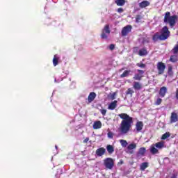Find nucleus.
<instances>
[{"label":"nucleus","instance_id":"obj_16","mask_svg":"<svg viewBox=\"0 0 178 178\" xmlns=\"http://www.w3.org/2000/svg\"><path fill=\"white\" fill-rule=\"evenodd\" d=\"M116 106H118V101L115 100L108 105V109L113 111L116 109Z\"/></svg>","mask_w":178,"mask_h":178},{"label":"nucleus","instance_id":"obj_1","mask_svg":"<svg viewBox=\"0 0 178 178\" xmlns=\"http://www.w3.org/2000/svg\"><path fill=\"white\" fill-rule=\"evenodd\" d=\"M118 116L122 119L119 127L120 133L122 134H127L133 126V118L124 113L118 114Z\"/></svg>","mask_w":178,"mask_h":178},{"label":"nucleus","instance_id":"obj_43","mask_svg":"<svg viewBox=\"0 0 178 178\" xmlns=\"http://www.w3.org/2000/svg\"><path fill=\"white\" fill-rule=\"evenodd\" d=\"M117 12L118 13H123V12H124V10H123V8H118Z\"/></svg>","mask_w":178,"mask_h":178},{"label":"nucleus","instance_id":"obj_35","mask_svg":"<svg viewBox=\"0 0 178 178\" xmlns=\"http://www.w3.org/2000/svg\"><path fill=\"white\" fill-rule=\"evenodd\" d=\"M127 95H131V97L134 94V91L131 88H128L126 92Z\"/></svg>","mask_w":178,"mask_h":178},{"label":"nucleus","instance_id":"obj_47","mask_svg":"<svg viewBox=\"0 0 178 178\" xmlns=\"http://www.w3.org/2000/svg\"><path fill=\"white\" fill-rule=\"evenodd\" d=\"M170 178H177V174H172Z\"/></svg>","mask_w":178,"mask_h":178},{"label":"nucleus","instance_id":"obj_5","mask_svg":"<svg viewBox=\"0 0 178 178\" xmlns=\"http://www.w3.org/2000/svg\"><path fill=\"white\" fill-rule=\"evenodd\" d=\"M165 69H166V65L163 62H159L157 63L158 74H163L165 73Z\"/></svg>","mask_w":178,"mask_h":178},{"label":"nucleus","instance_id":"obj_29","mask_svg":"<svg viewBox=\"0 0 178 178\" xmlns=\"http://www.w3.org/2000/svg\"><path fill=\"white\" fill-rule=\"evenodd\" d=\"M103 32L106 33V34H111V29H109V24H107L104 26L103 29Z\"/></svg>","mask_w":178,"mask_h":178},{"label":"nucleus","instance_id":"obj_12","mask_svg":"<svg viewBox=\"0 0 178 178\" xmlns=\"http://www.w3.org/2000/svg\"><path fill=\"white\" fill-rule=\"evenodd\" d=\"M176 122H178L177 113L172 112L170 116V123H176Z\"/></svg>","mask_w":178,"mask_h":178},{"label":"nucleus","instance_id":"obj_26","mask_svg":"<svg viewBox=\"0 0 178 178\" xmlns=\"http://www.w3.org/2000/svg\"><path fill=\"white\" fill-rule=\"evenodd\" d=\"M115 2L118 6H123L126 3V0H115Z\"/></svg>","mask_w":178,"mask_h":178},{"label":"nucleus","instance_id":"obj_14","mask_svg":"<svg viewBox=\"0 0 178 178\" xmlns=\"http://www.w3.org/2000/svg\"><path fill=\"white\" fill-rule=\"evenodd\" d=\"M138 55L139 56H145L148 55V51L145 47H143L138 51Z\"/></svg>","mask_w":178,"mask_h":178},{"label":"nucleus","instance_id":"obj_3","mask_svg":"<svg viewBox=\"0 0 178 178\" xmlns=\"http://www.w3.org/2000/svg\"><path fill=\"white\" fill-rule=\"evenodd\" d=\"M160 37L163 41L168 40V38L170 37V31H169V28H168L167 26H165L161 29Z\"/></svg>","mask_w":178,"mask_h":178},{"label":"nucleus","instance_id":"obj_36","mask_svg":"<svg viewBox=\"0 0 178 178\" xmlns=\"http://www.w3.org/2000/svg\"><path fill=\"white\" fill-rule=\"evenodd\" d=\"M120 143H121L122 147H123L124 148H125V147H127V140H121Z\"/></svg>","mask_w":178,"mask_h":178},{"label":"nucleus","instance_id":"obj_25","mask_svg":"<svg viewBox=\"0 0 178 178\" xmlns=\"http://www.w3.org/2000/svg\"><path fill=\"white\" fill-rule=\"evenodd\" d=\"M137 148V144L131 143L127 146V149L131 151V149H136Z\"/></svg>","mask_w":178,"mask_h":178},{"label":"nucleus","instance_id":"obj_9","mask_svg":"<svg viewBox=\"0 0 178 178\" xmlns=\"http://www.w3.org/2000/svg\"><path fill=\"white\" fill-rule=\"evenodd\" d=\"M106 152V149L104 147H99L96 150L95 154L97 156H103Z\"/></svg>","mask_w":178,"mask_h":178},{"label":"nucleus","instance_id":"obj_13","mask_svg":"<svg viewBox=\"0 0 178 178\" xmlns=\"http://www.w3.org/2000/svg\"><path fill=\"white\" fill-rule=\"evenodd\" d=\"M144 127V123L141 121H138L136 124V129L138 131V133H140L141 130H143V128Z\"/></svg>","mask_w":178,"mask_h":178},{"label":"nucleus","instance_id":"obj_15","mask_svg":"<svg viewBox=\"0 0 178 178\" xmlns=\"http://www.w3.org/2000/svg\"><path fill=\"white\" fill-rule=\"evenodd\" d=\"M96 97H97V94L94 92H91L88 97V102L90 103L92 102V101H94V99H95Z\"/></svg>","mask_w":178,"mask_h":178},{"label":"nucleus","instance_id":"obj_39","mask_svg":"<svg viewBox=\"0 0 178 178\" xmlns=\"http://www.w3.org/2000/svg\"><path fill=\"white\" fill-rule=\"evenodd\" d=\"M155 105H161V104H162V99H161L160 97L157 98L156 101L155 102Z\"/></svg>","mask_w":178,"mask_h":178},{"label":"nucleus","instance_id":"obj_30","mask_svg":"<svg viewBox=\"0 0 178 178\" xmlns=\"http://www.w3.org/2000/svg\"><path fill=\"white\" fill-rule=\"evenodd\" d=\"M116 95H118V92H114L113 93H110L108 97L110 98V99H115Z\"/></svg>","mask_w":178,"mask_h":178},{"label":"nucleus","instance_id":"obj_17","mask_svg":"<svg viewBox=\"0 0 178 178\" xmlns=\"http://www.w3.org/2000/svg\"><path fill=\"white\" fill-rule=\"evenodd\" d=\"M102 127V123L101 121H95L93 124L94 130H98V129H101Z\"/></svg>","mask_w":178,"mask_h":178},{"label":"nucleus","instance_id":"obj_24","mask_svg":"<svg viewBox=\"0 0 178 178\" xmlns=\"http://www.w3.org/2000/svg\"><path fill=\"white\" fill-rule=\"evenodd\" d=\"M148 166H149L148 162H144L140 164V170L144 171V170H145V169H147V168H148Z\"/></svg>","mask_w":178,"mask_h":178},{"label":"nucleus","instance_id":"obj_42","mask_svg":"<svg viewBox=\"0 0 178 178\" xmlns=\"http://www.w3.org/2000/svg\"><path fill=\"white\" fill-rule=\"evenodd\" d=\"M109 49H110V51H113V49H115V44H110Z\"/></svg>","mask_w":178,"mask_h":178},{"label":"nucleus","instance_id":"obj_41","mask_svg":"<svg viewBox=\"0 0 178 178\" xmlns=\"http://www.w3.org/2000/svg\"><path fill=\"white\" fill-rule=\"evenodd\" d=\"M100 112L103 116H105V115H106V109H101Z\"/></svg>","mask_w":178,"mask_h":178},{"label":"nucleus","instance_id":"obj_34","mask_svg":"<svg viewBox=\"0 0 178 178\" xmlns=\"http://www.w3.org/2000/svg\"><path fill=\"white\" fill-rule=\"evenodd\" d=\"M136 66H138V67H140V69H145V67H147V65L143 63H136Z\"/></svg>","mask_w":178,"mask_h":178},{"label":"nucleus","instance_id":"obj_50","mask_svg":"<svg viewBox=\"0 0 178 178\" xmlns=\"http://www.w3.org/2000/svg\"><path fill=\"white\" fill-rule=\"evenodd\" d=\"M146 42H148V41H146Z\"/></svg>","mask_w":178,"mask_h":178},{"label":"nucleus","instance_id":"obj_31","mask_svg":"<svg viewBox=\"0 0 178 178\" xmlns=\"http://www.w3.org/2000/svg\"><path fill=\"white\" fill-rule=\"evenodd\" d=\"M177 60V56H171L170 58V62H172V63H176Z\"/></svg>","mask_w":178,"mask_h":178},{"label":"nucleus","instance_id":"obj_11","mask_svg":"<svg viewBox=\"0 0 178 178\" xmlns=\"http://www.w3.org/2000/svg\"><path fill=\"white\" fill-rule=\"evenodd\" d=\"M159 94L161 98H164L165 95L168 94V88L166 86H163L160 88Z\"/></svg>","mask_w":178,"mask_h":178},{"label":"nucleus","instance_id":"obj_7","mask_svg":"<svg viewBox=\"0 0 178 178\" xmlns=\"http://www.w3.org/2000/svg\"><path fill=\"white\" fill-rule=\"evenodd\" d=\"M137 72L139 74H136L134 76V80H138L139 81L143 79L144 73H145V71L143 70H138Z\"/></svg>","mask_w":178,"mask_h":178},{"label":"nucleus","instance_id":"obj_20","mask_svg":"<svg viewBox=\"0 0 178 178\" xmlns=\"http://www.w3.org/2000/svg\"><path fill=\"white\" fill-rule=\"evenodd\" d=\"M154 146L156 147V148H157L158 149H162V148H163V147H165V143H163V141H160L156 143Z\"/></svg>","mask_w":178,"mask_h":178},{"label":"nucleus","instance_id":"obj_32","mask_svg":"<svg viewBox=\"0 0 178 178\" xmlns=\"http://www.w3.org/2000/svg\"><path fill=\"white\" fill-rule=\"evenodd\" d=\"M170 137V133L166 132L161 136V140H166V138H169Z\"/></svg>","mask_w":178,"mask_h":178},{"label":"nucleus","instance_id":"obj_37","mask_svg":"<svg viewBox=\"0 0 178 178\" xmlns=\"http://www.w3.org/2000/svg\"><path fill=\"white\" fill-rule=\"evenodd\" d=\"M141 19H143V17H141V15H138L136 17V23H140V22H141Z\"/></svg>","mask_w":178,"mask_h":178},{"label":"nucleus","instance_id":"obj_4","mask_svg":"<svg viewBox=\"0 0 178 178\" xmlns=\"http://www.w3.org/2000/svg\"><path fill=\"white\" fill-rule=\"evenodd\" d=\"M104 165L105 166L106 169H113L115 166V160L111 157L106 158L104 160Z\"/></svg>","mask_w":178,"mask_h":178},{"label":"nucleus","instance_id":"obj_44","mask_svg":"<svg viewBox=\"0 0 178 178\" xmlns=\"http://www.w3.org/2000/svg\"><path fill=\"white\" fill-rule=\"evenodd\" d=\"M175 98L178 101V88H177V90L175 91Z\"/></svg>","mask_w":178,"mask_h":178},{"label":"nucleus","instance_id":"obj_2","mask_svg":"<svg viewBox=\"0 0 178 178\" xmlns=\"http://www.w3.org/2000/svg\"><path fill=\"white\" fill-rule=\"evenodd\" d=\"M177 15H174L172 16L170 15V12L167 11L164 15L163 22L167 24H169L170 27L173 28L176 26V23H177Z\"/></svg>","mask_w":178,"mask_h":178},{"label":"nucleus","instance_id":"obj_46","mask_svg":"<svg viewBox=\"0 0 178 178\" xmlns=\"http://www.w3.org/2000/svg\"><path fill=\"white\" fill-rule=\"evenodd\" d=\"M57 173H59V175H62V173H63V172L62 171V169H58Z\"/></svg>","mask_w":178,"mask_h":178},{"label":"nucleus","instance_id":"obj_8","mask_svg":"<svg viewBox=\"0 0 178 178\" xmlns=\"http://www.w3.org/2000/svg\"><path fill=\"white\" fill-rule=\"evenodd\" d=\"M145 152H147V149H145V147L139 148L138 152L136 153L137 158H141V156H145Z\"/></svg>","mask_w":178,"mask_h":178},{"label":"nucleus","instance_id":"obj_40","mask_svg":"<svg viewBox=\"0 0 178 178\" xmlns=\"http://www.w3.org/2000/svg\"><path fill=\"white\" fill-rule=\"evenodd\" d=\"M107 136L108 138H113V133L111 131L108 132Z\"/></svg>","mask_w":178,"mask_h":178},{"label":"nucleus","instance_id":"obj_10","mask_svg":"<svg viewBox=\"0 0 178 178\" xmlns=\"http://www.w3.org/2000/svg\"><path fill=\"white\" fill-rule=\"evenodd\" d=\"M152 40L153 42H158V41H163L162 38L161 37V35L158 32L155 33L152 35Z\"/></svg>","mask_w":178,"mask_h":178},{"label":"nucleus","instance_id":"obj_21","mask_svg":"<svg viewBox=\"0 0 178 178\" xmlns=\"http://www.w3.org/2000/svg\"><path fill=\"white\" fill-rule=\"evenodd\" d=\"M150 152L152 155H155L156 154H159V151L156 148L155 145H152L150 147Z\"/></svg>","mask_w":178,"mask_h":178},{"label":"nucleus","instance_id":"obj_33","mask_svg":"<svg viewBox=\"0 0 178 178\" xmlns=\"http://www.w3.org/2000/svg\"><path fill=\"white\" fill-rule=\"evenodd\" d=\"M172 52L174 55H177L178 54V44H177L174 48L172 49Z\"/></svg>","mask_w":178,"mask_h":178},{"label":"nucleus","instance_id":"obj_49","mask_svg":"<svg viewBox=\"0 0 178 178\" xmlns=\"http://www.w3.org/2000/svg\"><path fill=\"white\" fill-rule=\"evenodd\" d=\"M129 154H133V152H129Z\"/></svg>","mask_w":178,"mask_h":178},{"label":"nucleus","instance_id":"obj_27","mask_svg":"<svg viewBox=\"0 0 178 178\" xmlns=\"http://www.w3.org/2000/svg\"><path fill=\"white\" fill-rule=\"evenodd\" d=\"M141 83L140 82H134V90H141Z\"/></svg>","mask_w":178,"mask_h":178},{"label":"nucleus","instance_id":"obj_22","mask_svg":"<svg viewBox=\"0 0 178 178\" xmlns=\"http://www.w3.org/2000/svg\"><path fill=\"white\" fill-rule=\"evenodd\" d=\"M168 74L170 77L173 76L174 72H173V66L172 65H168Z\"/></svg>","mask_w":178,"mask_h":178},{"label":"nucleus","instance_id":"obj_6","mask_svg":"<svg viewBox=\"0 0 178 178\" xmlns=\"http://www.w3.org/2000/svg\"><path fill=\"white\" fill-rule=\"evenodd\" d=\"M131 29H133V26H131V25H127V26H124L121 31V34H122V37H126V35H127V34L131 33Z\"/></svg>","mask_w":178,"mask_h":178},{"label":"nucleus","instance_id":"obj_18","mask_svg":"<svg viewBox=\"0 0 178 178\" xmlns=\"http://www.w3.org/2000/svg\"><path fill=\"white\" fill-rule=\"evenodd\" d=\"M59 59H60V58L59 56H58V55H54V58H53V65L54 66H58V63H59Z\"/></svg>","mask_w":178,"mask_h":178},{"label":"nucleus","instance_id":"obj_38","mask_svg":"<svg viewBox=\"0 0 178 178\" xmlns=\"http://www.w3.org/2000/svg\"><path fill=\"white\" fill-rule=\"evenodd\" d=\"M101 38H102V40L108 39V35H106V33H105V32H102V33L101 34Z\"/></svg>","mask_w":178,"mask_h":178},{"label":"nucleus","instance_id":"obj_23","mask_svg":"<svg viewBox=\"0 0 178 178\" xmlns=\"http://www.w3.org/2000/svg\"><path fill=\"white\" fill-rule=\"evenodd\" d=\"M106 149H107L108 154H113V152H115V148H113V146H112L111 145H107Z\"/></svg>","mask_w":178,"mask_h":178},{"label":"nucleus","instance_id":"obj_45","mask_svg":"<svg viewBox=\"0 0 178 178\" xmlns=\"http://www.w3.org/2000/svg\"><path fill=\"white\" fill-rule=\"evenodd\" d=\"M90 141V138H86L85 140H83L84 144H86V143H88Z\"/></svg>","mask_w":178,"mask_h":178},{"label":"nucleus","instance_id":"obj_28","mask_svg":"<svg viewBox=\"0 0 178 178\" xmlns=\"http://www.w3.org/2000/svg\"><path fill=\"white\" fill-rule=\"evenodd\" d=\"M130 72H131L130 70H125L121 75L120 77L121 78H124V77H127V76H129L130 74Z\"/></svg>","mask_w":178,"mask_h":178},{"label":"nucleus","instance_id":"obj_19","mask_svg":"<svg viewBox=\"0 0 178 178\" xmlns=\"http://www.w3.org/2000/svg\"><path fill=\"white\" fill-rule=\"evenodd\" d=\"M139 6L142 8H147V6H149V1L144 0L139 3Z\"/></svg>","mask_w":178,"mask_h":178},{"label":"nucleus","instance_id":"obj_48","mask_svg":"<svg viewBox=\"0 0 178 178\" xmlns=\"http://www.w3.org/2000/svg\"><path fill=\"white\" fill-rule=\"evenodd\" d=\"M118 163H120V165H123V160H120Z\"/></svg>","mask_w":178,"mask_h":178}]
</instances>
